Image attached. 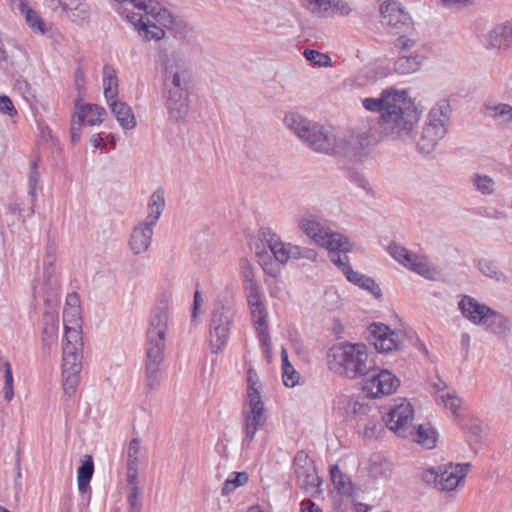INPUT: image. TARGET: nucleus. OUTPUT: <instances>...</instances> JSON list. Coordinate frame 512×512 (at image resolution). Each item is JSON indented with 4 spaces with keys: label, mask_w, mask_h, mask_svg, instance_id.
<instances>
[{
    "label": "nucleus",
    "mask_w": 512,
    "mask_h": 512,
    "mask_svg": "<svg viewBox=\"0 0 512 512\" xmlns=\"http://www.w3.org/2000/svg\"><path fill=\"white\" fill-rule=\"evenodd\" d=\"M363 106L380 114L378 124L382 135L404 142L413 139L412 132L418 117L405 90L384 89L377 98H365Z\"/></svg>",
    "instance_id": "nucleus-1"
},
{
    "label": "nucleus",
    "mask_w": 512,
    "mask_h": 512,
    "mask_svg": "<svg viewBox=\"0 0 512 512\" xmlns=\"http://www.w3.org/2000/svg\"><path fill=\"white\" fill-rule=\"evenodd\" d=\"M169 302L160 298L153 308L146 332V386L150 390L160 384L159 366L164 359L165 338L169 322Z\"/></svg>",
    "instance_id": "nucleus-2"
},
{
    "label": "nucleus",
    "mask_w": 512,
    "mask_h": 512,
    "mask_svg": "<svg viewBox=\"0 0 512 512\" xmlns=\"http://www.w3.org/2000/svg\"><path fill=\"white\" fill-rule=\"evenodd\" d=\"M329 369L349 379H357L371 368L368 348L364 344L340 343L327 354Z\"/></svg>",
    "instance_id": "nucleus-3"
},
{
    "label": "nucleus",
    "mask_w": 512,
    "mask_h": 512,
    "mask_svg": "<svg viewBox=\"0 0 512 512\" xmlns=\"http://www.w3.org/2000/svg\"><path fill=\"white\" fill-rule=\"evenodd\" d=\"M157 63L162 72L163 91H189L191 70L179 53L159 49Z\"/></svg>",
    "instance_id": "nucleus-4"
},
{
    "label": "nucleus",
    "mask_w": 512,
    "mask_h": 512,
    "mask_svg": "<svg viewBox=\"0 0 512 512\" xmlns=\"http://www.w3.org/2000/svg\"><path fill=\"white\" fill-rule=\"evenodd\" d=\"M82 336L72 330L63 340L62 349V384L65 394L72 395L79 383L82 368Z\"/></svg>",
    "instance_id": "nucleus-5"
},
{
    "label": "nucleus",
    "mask_w": 512,
    "mask_h": 512,
    "mask_svg": "<svg viewBox=\"0 0 512 512\" xmlns=\"http://www.w3.org/2000/svg\"><path fill=\"white\" fill-rule=\"evenodd\" d=\"M450 104L447 100L439 101L428 113L427 122L422 128L418 140V149L429 154L436 148L447 132V124L450 118Z\"/></svg>",
    "instance_id": "nucleus-6"
},
{
    "label": "nucleus",
    "mask_w": 512,
    "mask_h": 512,
    "mask_svg": "<svg viewBox=\"0 0 512 512\" xmlns=\"http://www.w3.org/2000/svg\"><path fill=\"white\" fill-rule=\"evenodd\" d=\"M298 226L315 244L326 248L330 257L336 252L352 250V244L346 236L332 231L313 216L301 218L298 221Z\"/></svg>",
    "instance_id": "nucleus-7"
},
{
    "label": "nucleus",
    "mask_w": 512,
    "mask_h": 512,
    "mask_svg": "<svg viewBox=\"0 0 512 512\" xmlns=\"http://www.w3.org/2000/svg\"><path fill=\"white\" fill-rule=\"evenodd\" d=\"M470 463H448L437 468H427L422 472V479L437 490L450 492L455 490L470 471Z\"/></svg>",
    "instance_id": "nucleus-8"
},
{
    "label": "nucleus",
    "mask_w": 512,
    "mask_h": 512,
    "mask_svg": "<svg viewBox=\"0 0 512 512\" xmlns=\"http://www.w3.org/2000/svg\"><path fill=\"white\" fill-rule=\"evenodd\" d=\"M261 383L255 370H248V394L247 401L250 410L245 414L244 443L249 444L254 439L257 430L265 423L264 405L260 399Z\"/></svg>",
    "instance_id": "nucleus-9"
},
{
    "label": "nucleus",
    "mask_w": 512,
    "mask_h": 512,
    "mask_svg": "<svg viewBox=\"0 0 512 512\" xmlns=\"http://www.w3.org/2000/svg\"><path fill=\"white\" fill-rule=\"evenodd\" d=\"M234 317L235 309L230 301L215 303L210 321V344L213 352H217L226 344Z\"/></svg>",
    "instance_id": "nucleus-10"
},
{
    "label": "nucleus",
    "mask_w": 512,
    "mask_h": 512,
    "mask_svg": "<svg viewBox=\"0 0 512 512\" xmlns=\"http://www.w3.org/2000/svg\"><path fill=\"white\" fill-rule=\"evenodd\" d=\"M399 379L389 370L370 368L364 375L362 390L370 397L378 398L394 393L399 387Z\"/></svg>",
    "instance_id": "nucleus-11"
},
{
    "label": "nucleus",
    "mask_w": 512,
    "mask_h": 512,
    "mask_svg": "<svg viewBox=\"0 0 512 512\" xmlns=\"http://www.w3.org/2000/svg\"><path fill=\"white\" fill-rule=\"evenodd\" d=\"M414 408L406 399L394 404L386 417V426L398 437L406 438L414 434L413 429Z\"/></svg>",
    "instance_id": "nucleus-12"
},
{
    "label": "nucleus",
    "mask_w": 512,
    "mask_h": 512,
    "mask_svg": "<svg viewBox=\"0 0 512 512\" xmlns=\"http://www.w3.org/2000/svg\"><path fill=\"white\" fill-rule=\"evenodd\" d=\"M106 116V110L97 104H79L75 103V111L71 120V140L77 142L80 139L82 126L86 121L94 126L103 122Z\"/></svg>",
    "instance_id": "nucleus-13"
},
{
    "label": "nucleus",
    "mask_w": 512,
    "mask_h": 512,
    "mask_svg": "<svg viewBox=\"0 0 512 512\" xmlns=\"http://www.w3.org/2000/svg\"><path fill=\"white\" fill-rule=\"evenodd\" d=\"M389 252L395 260L413 272L431 280L436 277V268L429 263L425 256L411 254L405 247L397 243L389 246Z\"/></svg>",
    "instance_id": "nucleus-14"
},
{
    "label": "nucleus",
    "mask_w": 512,
    "mask_h": 512,
    "mask_svg": "<svg viewBox=\"0 0 512 512\" xmlns=\"http://www.w3.org/2000/svg\"><path fill=\"white\" fill-rule=\"evenodd\" d=\"M241 275L244 282V288L247 295V301L250 307L251 316L262 319L266 308L261 300L260 290L255 282L254 269L247 258H241L239 261Z\"/></svg>",
    "instance_id": "nucleus-15"
},
{
    "label": "nucleus",
    "mask_w": 512,
    "mask_h": 512,
    "mask_svg": "<svg viewBox=\"0 0 512 512\" xmlns=\"http://www.w3.org/2000/svg\"><path fill=\"white\" fill-rule=\"evenodd\" d=\"M368 331V340L379 352L397 350L404 340V334L401 331L391 330L384 324H371Z\"/></svg>",
    "instance_id": "nucleus-16"
},
{
    "label": "nucleus",
    "mask_w": 512,
    "mask_h": 512,
    "mask_svg": "<svg viewBox=\"0 0 512 512\" xmlns=\"http://www.w3.org/2000/svg\"><path fill=\"white\" fill-rule=\"evenodd\" d=\"M295 461H302L304 463L303 465L297 466L295 470L300 489L312 497L320 495L321 479L318 476L312 461L302 452L297 454Z\"/></svg>",
    "instance_id": "nucleus-17"
},
{
    "label": "nucleus",
    "mask_w": 512,
    "mask_h": 512,
    "mask_svg": "<svg viewBox=\"0 0 512 512\" xmlns=\"http://www.w3.org/2000/svg\"><path fill=\"white\" fill-rule=\"evenodd\" d=\"M264 240L270 252L273 254L275 259L285 264L290 259H300V258H309V254L311 251L302 248L298 245H293L291 243H284L276 234L268 232L263 233Z\"/></svg>",
    "instance_id": "nucleus-18"
},
{
    "label": "nucleus",
    "mask_w": 512,
    "mask_h": 512,
    "mask_svg": "<svg viewBox=\"0 0 512 512\" xmlns=\"http://www.w3.org/2000/svg\"><path fill=\"white\" fill-rule=\"evenodd\" d=\"M304 142L315 152L336 155L337 138L321 125L315 124L314 127H310Z\"/></svg>",
    "instance_id": "nucleus-19"
},
{
    "label": "nucleus",
    "mask_w": 512,
    "mask_h": 512,
    "mask_svg": "<svg viewBox=\"0 0 512 512\" xmlns=\"http://www.w3.org/2000/svg\"><path fill=\"white\" fill-rule=\"evenodd\" d=\"M162 97L168 115L171 119L179 121L189 113V91H163Z\"/></svg>",
    "instance_id": "nucleus-20"
},
{
    "label": "nucleus",
    "mask_w": 512,
    "mask_h": 512,
    "mask_svg": "<svg viewBox=\"0 0 512 512\" xmlns=\"http://www.w3.org/2000/svg\"><path fill=\"white\" fill-rule=\"evenodd\" d=\"M153 225L140 221L130 233L128 246L134 255H140L148 251L154 233Z\"/></svg>",
    "instance_id": "nucleus-21"
},
{
    "label": "nucleus",
    "mask_w": 512,
    "mask_h": 512,
    "mask_svg": "<svg viewBox=\"0 0 512 512\" xmlns=\"http://www.w3.org/2000/svg\"><path fill=\"white\" fill-rule=\"evenodd\" d=\"M381 22L385 26L399 29L409 27L410 17L397 1H386L381 6Z\"/></svg>",
    "instance_id": "nucleus-22"
},
{
    "label": "nucleus",
    "mask_w": 512,
    "mask_h": 512,
    "mask_svg": "<svg viewBox=\"0 0 512 512\" xmlns=\"http://www.w3.org/2000/svg\"><path fill=\"white\" fill-rule=\"evenodd\" d=\"M368 144V137L362 134L350 133L344 135L337 138L336 155L340 157L356 156Z\"/></svg>",
    "instance_id": "nucleus-23"
},
{
    "label": "nucleus",
    "mask_w": 512,
    "mask_h": 512,
    "mask_svg": "<svg viewBox=\"0 0 512 512\" xmlns=\"http://www.w3.org/2000/svg\"><path fill=\"white\" fill-rule=\"evenodd\" d=\"M462 315L474 324H483L491 316V308L478 303L471 297L465 296L459 302Z\"/></svg>",
    "instance_id": "nucleus-24"
},
{
    "label": "nucleus",
    "mask_w": 512,
    "mask_h": 512,
    "mask_svg": "<svg viewBox=\"0 0 512 512\" xmlns=\"http://www.w3.org/2000/svg\"><path fill=\"white\" fill-rule=\"evenodd\" d=\"M486 42L493 48H508L512 46V21L493 27L485 36Z\"/></svg>",
    "instance_id": "nucleus-25"
},
{
    "label": "nucleus",
    "mask_w": 512,
    "mask_h": 512,
    "mask_svg": "<svg viewBox=\"0 0 512 512\" xmlns=\"http://www.w3.org/2000/svg\"><path fill=\"white\" fill-rule=\"evenodd\" d=\"M108 106L123 129L131 130L136 126V119L131 107L127 103L117 98L108 102Z\"/></svg>",
    "instance_id": "nucleus-26"
},
{
    "label": "nucleus",
    "mask_w": 512,
    "mask_h": 512,
    "mask_svg": "<svg viewBox=\"0 0 512 512\" xmlns=\"http://www.w3.org/2000/svg\"><path fill=\"white\" fill-rule=\"evenodd\" d=\"M339 409H341L346 416L356 417L367 415L370 407L367 405L363 396L343 395L339 401Z\"/></svg>",
    "instance_id": "nucleus-27"
},
{
    "label": "nucleus",
    "mask_w": 512,
    "mask_h": 512,
    "mask_svg": "<svg viewBox=\"0 0 512 512\" xmlns=\"http://www.w3.org/2000/svg\"><path fill=\"white\" fill-rule=\"evenodd\" d=\"M165 193L162 188L156 189L150 196L147 205V215L143 222L155 226L165 208Z\"/></svg>",
    "instance_id": "nucleus-28"
},
{
    "label": "nucleus",
    "mask_w": 512,
    "mask_h": 512,
    "mask_svg": "<svg viewBox=\"0 0 512 512\" xmlns=\"http://www.w3.org/2000/svg\"><path fill=\"white\" fill-rule=\"evenodd\" d=\"M42 343L44 348L50 350L58 338V316L53 312H47L43 315Z\"/></svg>",
    "instance_id": "nucleus-29"
},
{
    "label": "nucleus",
    "mask_w": 512,
    "mask_h": 512,
    "mask_svg": "<svg viewBox=\"0 0 512 512\" xmlns=\"http://www.w3.org/2000/svg\"><path fill=\"white\" fill-rule=\"evenodd\" d=\"M423 62V57L417 52L399 55L394 63V70L398 74L407 75L417 72Z\"/></svg>",
    "instance_id": "nucleus-30"
},
{
    "label": "nucleus",
    "mask_w": 512,
    "mask_h": 512,
    "mask_svg": "<svg viewBox=\"0 0 512 512\" xmlns=\"http://www.w3.org/2000/svg\"><path fill=\"white\" fill-rule=\"evenodd\" d=\"M56 2L71 22L79 24L88 20L90 7L87 3L79 2L74 7H70L66 0H56Z\"/></svg>",
    "instance_id": "nucleus-31"
},
{
    "label": "nucleus",
    "mask_w": 512,
    "mask_h": 512,
    "mask_svg": "<svg viewBox=\"0 0 512 512\" xmlns=\"http://www.w3.org/2000/svg\"><path fill=\"white\" fill-rule=\"evenodd\" d=\"M285 126L293 131L301 140H305L310 131V127H314L315 123L307 120L303 116L296 113H288L284 118Z\"/></svg>",
    "instance_id": "nucleus-32"
},
{
    "label": "nucleus",
    "mask_w": 512,
    "mask_h": 512,
    "mask_svg": "<svg viewBox=\"0 0 512 512\" xmlns=\"http://www.w3.org/2000/svg\"><path fill=\"white\" fill-rule=\"evenodd\" d=\"M103 88L104 97L107 103L118 97V78L117 72L110 64L103 66Z\"/></svg>",
    "instance_id": "nucleus-33"
},
{
    "label": "nucleus",
    "mask_w": 512,
    "mask_h": 512,
    "mask_svg": "<svg viewBox=\"0 0 512 512\" xmlns=\"http://www.w3.org/2000/svg\"><path fill=\"white\" fill-rule=\"evenodd\" d=\"M330 476L334 487L343 495L353 497L354 487L347 475L341 472L338 465H333L330 469Z\"/></svg>",
    "instance_id": "nucleus-34"
},
{
    "label": "nucleus",
    "mask_w": 512,
    "mask_h": 512,
    "mask_svg": "<svg viewBox=\"0 0 512 512\" xmlns=\"http://www.w3.org/2000/svg\"><path fill=\"white\" fill-rule=\"evenodd\" d=\"M330 259L341 269V271L345 274L346 278L350 282L356 285L360 283L364 275L352 270L351 266L349 265L347 252H336L335 254H332Z\"/></svg>",
    "instance_id": "nucleus-35"
},
{
    "label": "nucleus",
    "mask_w": 512,
    "mask_h": 512,
    "mask_svg": "<svg viewBox=\"0 0 512 512\" xmlns=\"http://www.w3.org/2000/svg\"><path fill=\"white\" fill-rule=\"evenodd\" d=\"M266 318H267V311L263 312V317L261 320L258 319V317H256V316H252V320L257 329L258 337H259L260 343L263 347L264 354L267 358V361L270 362L271 358H272V354H271L270 337H269V333H268Z\"/></svg>",
    "instance_id": "nucleus-36"
},
{
    "label": "nucleus",
    "mask_w": 512,
    "mask_h": 512,
    "mask_svg": "<svg viewBox=\"0 0 512 512\" xmlns=\"http://www.w3.org/2000/svg\"><path fill=\"white\" fill-rule=\"evenodd\" d=\"M63 323H64V338H67L68 334L75 330L79 336H81L80 326V313L79 308L74 306L65 307L63 311Z\"/></svg>",
    "instance_id": "nucleus-37"
},
{
    "label": "nucleus",
    "mask_w": 512,
    "mask_h": 512,
    "mask_svg": "<svg viewBox=\"0 0 512 512\" xmlns=\"http://www.w3.org/2000/svg\"><path fill=\"white\" fill-rule=\"evenodd\" d=\"M94 464L92 456L85 455L82 465L78 468V489L81 493H85L89 487V483L93 476Z\"/></svg>",
    "instance_id": "nucleus-38"
},
{
    "label": "nucleus",
    "mask_w": 512,
    "mask_h": 512,
    "mask_svg": "<svg viewBox=\"0 0 512 512\" xmlns=\"http://www.w3.org/2000/svg\"><path fill=\"white\" fill-rule=\"evenodd\" d=\"M18 9L22 14L25 15L26 23L36 32H39L41 34L46 33V28L43 20L40 18V16L29 8L28 3L26 0H20L18 4Z\"/></svg>",
    "instance_id": "nucleus-39"
},
{
    "label": "nucleus",
    "mask_w": 512,
    "mask_h": 512,
    "mask_svg": "<svg viewBox=\"0 0 512 512\" xmlns=\"http://www.w3.org/2000/svg\"><path fill=\"white\" fill-rule=\"evenodd\" d=\"M438 438L437 431L430 424L419 425L415 433V441L426 448H433Z\"/></svg>",
    "instance_id": "nucleus-40"
},
{
    "label": "nucleus",
    "mask_w": 512,
    "mask_h": 512,
    "mask_svg": "<svg viewBox=\"0 0 512 512\" xmlns=\"http://www.w3.org/2000/svg\"><path fill=\"white\" fill-rule=\"evenodd\" d=\"M491 316L484 321L483 324L487 325V327L497 335H505L510 329V321L508 318L491 310Z\"/></svg>",
    "instance_id": "nucleus-41"
},
{
    "label": "nucleus",
    "mask_w": 512,
    "mask_h": 512,
    "mask_svg": "<svg viewBox=\"0 0 512 512\" xmlns=\"http://www.w3.org/2000/svg\"><path fill=\"white\" fill-rule=\"evenodd\" d=\"M436 400L448 408L455 416H458V410L461 408L462 399L454 391L439 389Z\"/></svg>",
    "instance_id": "nucleus-42"
},
{
    "label": "nucleus",
    "mask_w": 512,
    "mask_h": 512,
    "mask_svg": "<svg viewBox=\"0 0 512 512\" xmlns=\"http://www.w3.org/2000/svg\"><path fill=\"white\" fill-rule=\"evenodd\" d=\"M127 486H128V494H127V502L130 508L142 507V503L139 499L140 489L138 487V475H134V471L130 472V475L127 476Z\"/></svg>",
    "instance_id": "nucleus-43"
},
{
    "label": "nucleus",
    "mask_w": 512,
    "mask_h": 512,
    "mask_svg": "<svg viewBox=\"0 0 512 512\" xmlns=\"http://www.w3.org/2000/svg\"><path fill=\"white\" fill-rule=\"evenodd\" d=\"M140 441L137 438H133L127 448V473L126 476L130 475V472L134 471V475H138V454L140 452Z\"/></svg>",
    "instance_id": "nucleus-44"
},
{
    "label": "nucleus",
    "mask_w": 512,
    "mask_h": 512,
    "mask_svg": "<svg viewBox=\"0 0 512 512\" xmlns=\"http://www.w3.org/2000/svg\"><path fill=\"white\" fill-rule=\"evenodd\" d=\"M487 115L496 120L509 121L512 119V106L505 103L487 105Z\"/></svg>",
    "instance_id": "nucleus-45"
},
{
    "label": "nucleus",
    "mask_w": 512,
    "mask_h": 512,
    "mask_svg": "<svg viewBox=\"0 0 512 512\" xmlns=\"http://www.w3.org/2000/svg\"><path fill=\"white\" fill-rule=\"evenodd\" d=\"M248 481V474L246 472H236L233 478L225 480L222 487V495L226 496L237 487L243 486Z\"/></svg>",
    "instance_id": "nucleus-46"
},
{
    "label": "nucleus",
    "mask_w": 512,
    "mask_h": 512,
    "mask_svg": "<svg viewBox=\"0 0 512 512\" xmlns=\"http://www.w3.org/2000/svg\"><path fill=\"white\" fill-rule=\"evenodd\" d=\"M479 270L490 278H493L497 281L505 282L507 281V277L498 270L497 266L488 260H480L478 264Z\"/></svg>",
    "instance_id": "nucleus-47"
},
{
    "label": "nucleus",
    "mask_w": 512,
    "mask_h": 512,
    "mask_svg": "<svg viewBox=\"0 0 512 512\" xmlns=\"http://www.w3.org/2000/svg\"><path fill=\"white\" fill-rule=\"evenodd\" d=\"M473 184L476 190L483 195H490L494 192V180L487 175H475Z\"/></svg>",
    "instance_id": "nucleus-48"
},
{
    "label": "nucleus",
    "mask_w": 512,
    "mask_h": 512,
    "mask_svg": "<svg viewBox=\"0 0 512 512\" xmlns=\"http://www.w3.org/2000/svg\"><path fill=\"white\" fill-rule=\"evenodd\" d=\"M304 56L308 61L312 62L314 65H317L319 67H329L332 64L329 55L319 52L317 50L306 49L304 51Z\"/></svg>",
    "instance_id": "nucleus-49"
},
{
    "label": "nucleus",
    "mask_w": 512,
    "mask_h": 512,
    "mask_svg": "<svg viewBox=\"0 0 512 512\" xmlns=\"http://www.w3.org/2000/svg\"><path fill=\"white\" fill-rule=\"evenodd\" d=\"M2 367L4 369V397L7 401H10L14 396L12 370L10 363L7 361L2 363Z\"/></svg>",
    "instance_id": "nucleus-50"
},
{
    "label": "nucleus",
    "mask_w": 512,
    "mask_h": 512,
    "mask_svg": "<svg viewBox=\"0 0 512 512\" xmlns=\"http://www.w3.org/2000/svg\"><path fill=\"white\" fill-rule=\"evenodd\" d=\"M282 377L287 387H294L300 380L299 373L291 364H286V367H282Z\"/></svg>",
    "instance_id": "nucleus-51"
},
{
    "label": "nucleus",
    "mask_w": 512,
    "mask_h": 512,
    "mask_svg": "<svg viewBox=\"0 0 512 512\" xmlns=\"http://www.w3.org/2000/svg\"><path fill=\"white\" fill-rule=\"evenodd\" d=\"M40 180V173L38 171V165L36 162H32L30 165V173H29V194L33 199L36 198L37 195V186Z\"/></svg>",
    "instance_id": "nucleus-52"
},
{
    "label": "nucleus",
    "mask_w": 512,
    "mask_h": 512,
    "mask_svg": "<svg viewBox=\"0 0 512 512\" xmlns=\"http://www.w3.org/2000/svg\"><path fill=\"white\" fill-rule=\"evenodd\" d=\"M313 14L323 15L332 8V0H306Z\"/></svg>",
    "instance_id": "nucleus-53"
},
{
    "label": "nucleus",
    "mask_w": 512,
    "mask_h": 512,
    "mask_svg": "<svg viewBox=\"0 0 512 512\" xmlns=\"http://www.w3.org/2000/svg\"><path fill=\"white\" fill-rule=\"evenodd\" d=\"M394 46H395V48H397L399 50V55L410 54L412 52H416L414 50V48L416 46V42L410 38H406L403 36H401L395 40Z\"/></svg>",
    "instance_id": "nucleus-54"
},
{
    "label": "nucleus",
    "mask_w": 512,
    "mask_h": 512,
    "mask_svg": "<svg viewBox=\"0 0 512 512\" xmlns=\"http://www.w3.org/2000/svg\"><path fill=\"white\" fill-rule=\"evenodd\" d=\"M0 113L8 115L10 117H14L17 115V110L12 100L6 95L0 96Z\"/></svg>",
    "instance_id": "nucleus-55"
},
{
    "label": "nucleus",
    "mask_w": 512,
    "mask_h": 512,
    "mask_svg": "<svg viewBox=\"0 0 512 512\" xmlns=\"http://www.w3.org/2000/svg\"><path fill=\"white\" fill-rule=\"evenodd\" d=\"M359 287L371 292L374 296L379 297L381 290L375 281L369 277L363 276L362 280L358 284Z\"/></svg>",
    "instance_id": "nucleus-56"
},
{
    "label": "nucleus",
    "mask_w": 512,
    "mask_h": 512,
    "mask_svg": "<svg viewBox=\"0 0 512 512\" xmlns=\"http://www.w3.org/2000/svg\"><path fill=\"white\" fill-rule=\"evenodd\" d=\"M342 16H347L351 12L349 4L343 0H332V8Z\"/></svg>",
    "instance_id": "nucleus-57"
},
{
    "label": "nucleus",
    "mask_w": 512,
    "mask_h": 512,
    "mask_svg": "<svg viewBox=\"0 0 512 512\" xmlns=\"http://www.w3.org/2000/svg\"><path fill=\"white\" fill-rule=\"evenodd\" d=\"M300 512H322V510L314 502L307 499L301 502Z\"/></svg>",
    "instance_id": "nucleus-58"
},
{
    "label": "nucleus",
    "mask_w": 512,
    "mask_h": 512,
    "mask_svg": "<svg viewBox=\"0 0 512 512\" xmlns=\"http://www.w3.org/2000/svg\"><path fill=\"white\" fill-rule=\"evenodd\" d=\"M378 425L374 421H369L363 430V435L366 438H373L377 436Z\"/></svg>",
    "instance_id": "nucleus-59"
},
{
    "label": "nucleus",
    "mask_w": 512,
    "mask_h": 512,
    "mask_svg": "<svg viewBox=\"0 0 512 512\" xmlns=\"http://www.w3.org/2000/svg\"><path fill=\"white\" fill-rule=\"evenodd\" d=\"M84 83H85L84 72L80 68H77L76 74H75V86H76V88L79 90L80 88L83 87Z\"/></svg>",
    "instance_id": "nucleus-60"
},
{
    "label": "nucleus",
    "mask_w": 512,
    "mask_h": 512,
    "mask_svg": "<svg viewBox=\"0 0 512 512\" xmlns=\"http://www.w3.org/2000/svg\"><path fill=\"white\" fill-rule=\"evenodd\" d=\"M200 301H201L200 293H199V291H196L195 295H194V305H193V313H192L193 319H195L197 317V310L200 305Z\"/></svg>",
    "instance_id": "nucleus-61"
},
{
    "label": "nucleus",
    "mask_w": 512,
    "mask_h": 512,
    "mask_svg": "<svg viewBox=\"0 0 512 512\" xmlns=\"http://www.w3.org/2000/svg\"><path fill=\"white\" fill-rule=\"evenodd\" d=\"M66 304H67V307H71V306H76L78 307V297H77V294L76 293H71L67 296V301H66Z\"/></svg>",
    "instance_id": "nucleus-62"
},
{
    "label": "nucleus",
    "mask_w": 512,
    "mask_h": 512,
    "mask_svg": "<svg viewBox=\"0 0 512 512\" xmlns=\"http://www.w3.org/2000/svg\"><path fill=\"white\" fill-rule=\"evenodd\" d=\"M90 142L95 148H99L102 146L103 138L100 136V134H94L91 137Z\"/></svg>",
    "instance_id": "nucleus-63"
},
{
    "label": "nucleus",
    "mask_w": 512,
    "mask_h": 512,
    "mask_svg": "<svg viewBox=\"0 0 512 512\" xmlns=\"http://www.w3.org/2000/svg\"><path fill=\"white\" fill-rule=\"evenodd\" d=\"M281 361H282V367H286V364H291L288 360V352L286 348H282L281 350Z\"/></svg>",
    "instance_id": "nucleus-64"
}]
</instances>
